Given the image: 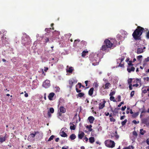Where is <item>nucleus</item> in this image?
<instances>
[{
	"label": "nucleus",
	"instance_id": "f257e3e1",
	"mask_svg": "<svg viewBox=\"0 0 149 149\" xmlns=\"http://www.w3.org/2000/svg\"><path fill=\"white\" fill-rule=\"evenodd\" d=\"M144 29L140 26H138L132 33V36L135 40H139V37L142 34Z\"/></svg>",
	"mask_w": 149,
	"mask_h": 149
},
{
	"label": "nucleus",
	"instance_id": "f03ea898",
	"mask_svg": "<svg viewBox=\"0 0 149 149\" xmlns=\"http://www.w3.org/2000/svg\"><path fill=\"white\" fill-rule=\"evenodd\" d=\"M104 43V45L102 46L101 49L103 51L108 52V48H111L113 45V43L107 39L105 40Z\"/></svg>",
	"mask_w": 149,
	"mask_h": 149
},
{
	"label": "nucleus",
	"instance_id": "7ed1b4c3",
	"mask_svg": "<svg viewBox=\"0 0 149 149\" xmlns=\"http://www.w3.org/2000/svg\"><path fill=\"white\" fill-rule=\"evenodd\" d=\"M104 143L106 146L108 147L113 148L115 146L114 141L111 140H106Z\"/></svg>",
	"mask_w": 149,
	"mask_h": 149
},
{
	"label": "nucleus",
	"instance_id": "20e7f679",
	"mask_svg": "<svg viewBox=\"0 0 149 149\" xmlns=\"http://www.w3.org/2000/svg\"><path fill=\"white\" fill-rule=\"evenodd\" d=\"M77 81H78L75 78H71L69 80V83L70 85L69 87L70 89L72 88L73 84L77 83Z\"/></svg>",
	"mask_w": 149,
	"mask_h": 149
},
{
	"label": "nucleus",
	"instance_id": "39448f33",
	"mask_svg": "<svg viewBox=\"0 0 149 149\" xmlns=\"http://www.w3.org/2000/svg\"><path fill=\"white\" fill-rule=\"evenodd\" d=\"M67 130V129L66 128H62L60 132V135L62 137H67L68 136L67 135L65 132H65H66V130Z\"/></svg>",
	"mask_w": 149,
	"mask_h": 149
},
{
	"label": "nucleus",
	"instance_id": "423d86ee",
	"mask_svg": "<svg viewBox=\"0 0 149 149\" xmlns=\"http://www.w3.org/2000/svg\"><path fill=\"white\" fill-rule=\"evenodd\" d=\"M42 86L45 88H47L50 86V81L49 80H46L43 83Z\"/></svg>",
	"mask_w": 149,
	"mask_h": 149
},
{
	"label": "nucleus",
	"instance_id": "0eeeda50",
	"mask_svg": "<svg viewBox=\"0 0 149 149\" xmlns=\"http://www.w3.org/2000/svg\"><path fill=\"white\" fill-rule=\"evenodd\" d=\"M35 132L32 133L30 134L28 136L27 140L30 141H34V139H33V138H35Z\"/></svg>",
	"mask_w": 149,
	"mask_h": 149
},
{
	"label": "nucleus",
	"instance_id": "6e6552de",
	"mask_svg": "<svg viewBox=\"0 0 149 149\" xmlns=\"http://www.w3.org/2000/svg\"><path fill=\"white\" fill-rule=\"evenodd\" d=\"M35 135V139H39L42 136V134L38 131H34Z\"/></svg>",
	"mask_w": 149,
	"mask_h": 149
},
{
	"label": "nucleus",
	"instance_id": "1a4fd4ad",
	"mask_svg": "<svg viewBox=\"0 0 149 149\" xmlns=\"http://www.w3.org/2000/svg\"><path fill=\"white\" fill-rule=\"evenodd\" d=\"M135 70V68L133 66H128L127 68V71L129 73H130L132 72H134Z\"/></svg>",
	"mask_w": 149,
	"mask_h": 149
},
{
	"label": "nucleus",
	"instance_id": "9d476101",
	"mask_svg": "<svg viewBox=\"0 0 149 149\" xmlns=\"http://www.w3.org/2000/svg\"><path fill=\"white\" fill-rule=\"evenodd\" d=\"M85 135V134L81 131H79V132L78 136L79 139H81Z\"/></svg>",
	"mask_w": 149,
	"mask_h": 149
},
{
	"label": "nucleus",
	"instance_id": "9b49d317",
	"mask_svg": "<svg viewBox=\"0 0 149 149\" xmlns=\"http://www.w3.org/2000/svg\"><path fill=\"white\" fill-rule=\"evenodd\" d=\"M106 102V101L104 100L102 102L100 103L99 104V109H102L105 107V104Z\"/></svg>",
	"mask_w": 149,
	"mask_h": 149
},
{
	"label": "nucleus",
	"instance_id": "f8f14e48",
	"mask_svg": "<svg viewBox=\"0 0 149 149\" xmlns=\"http://www.w3.org/2000/svg\"><path fill=\"white\" fill-rule=\"evenodd\" d=\"M7 136H6V134L4 136H2L1 135L0 136V142L1 143H2L3 142L5 141L6 139Z\"/></svg>",
	"mask_w": 149,
	"mask_h": 149
},
{
	"label": "nucleus",
	"instance_id": "ddd939ff",
	"mask_svg": "<svg viewBox=\"0 0 149 149\" xmlns=\"http://www.w3.org/2000/svg\"><path fill=\"white\" fill-rule=\"evenodd\" d=\"M55 95V93L53 92L50 93L48 96L49 99L50 100H53V98Z\"/></svg>",
	"mask_w": 149,
	"mask_h": 149
},
{
	"label": "nucleus",
	"instance_id": "4468645a",
	"mask_svg": "<svg viewBox=\"0 0 149 149\" xmlns=\"http://www.w3.org/2000/svg\"><path fill=\"white\" fill-rule=\"evenodd\" d=\"M111 84L107 82L104 85H103L102 86V87L104 88V89H108L109 88V87H110L111 86Z\"/></svg>",
	"mask_w": 149,
	"mask_h": 149
},
{
	"label": "nucleus",
	"instance_id": "2eb2a0df",
	"mask_svg": "<svg viewBox=\"0 0 149 149\" xmlns=\"http://www.w3.org/2000/svg\"><path fill=\"white\" fill-rule=\"evenodd\" d=\"M88 120L90 123H93L95 120V118L93 116H90L88 117Z\"/></svg>",
	"mask_w": 149,
	"mask_h": 149
},
{
	"label": "nucleus",
	"instance_id": "dca6fc26",
	"mask_svg": "<svg viewBox=\"0 0 149 149\" xmlns=\"http://www.w3.org/2000/svg\"><path fill=\"white\" fill-rule=\"evenodd\" d=\"M60 112L64 113L66 112V109L63 106L60 107L59 108Z\"/></svg>",
	"mask_w": 149,
	"mask_h": 149
},
{
	"label": "nucleus",
	"instance_id": "f3484780",
	"mask_svg": "<svg viewBox=\"0 0 149 149\" xmlns=\"http://www.w3.org/2000/svg\"><path fill=\"white\" fill-rule=\"evenodd\" d=\"M94 89V88L93 87H92L89 90L88 94L90 96H91L93 94Z\"/></svg>",
	"mask_w": 149,
	"mask_h": 149
},
{
	"label": "nucleus",
	"instance_id": "a211bd4d",
	"mask_svg": "<svg viewBox=\"0 0 149 149\" xmlns=\"http://www.w3.org/2000/svg\"><path fill=\"white\" fill-rule=\"evenodd\" d=\"M87 44V42H86L84 40H82L80 42L81 47H83L85 46H86Z\"/></svg>",
	"mask_w": 149,
	"mask_h": 149
},
{
	"label": "nucleus",
	"instance_id": "6ab92c4d",
	"mask_svg": "<svg viewBox=\"0 0 149 149\" xmlns=\"http://www.w3.org/2000/svg\"><path fill=\"white\" fill-rule=\"evenodd\" d=\"M88 51L86 50H84L82 52L81 56L82 57H84L88 54Z\"/></svg>",
	"mask_w": 149,
	"mask_h": 149
},
{
	"label": "nucleus",
	"instance_id": "aec40b11",
	"mask_svg": "<svg viewBox=\"0 0 149 149\" xmlns=\"http://www.w3.org/2000/svg\"><path fill=\"white\" fill-rule=\"evenodd\" d=\"M89 141L91 143H93L95 141V139L94 137H91L89 138Z\"/></svg>",
	"mask_w": 149,
	"mask_h": 149
},
{
	"label": "nucleus",
	"instance_id": "412c9836",
	"mask_svg": "<svg viewBox=\"0 0 149 149\" xmlns=\"http://www.w3.org/2000/svg\"><path fill=\"white\" fill-rule=\"evenodd\" d=\"M70 125H71L70 127V130H74L75 129L76 126L73 123H70Z\"/></svg>",
	"mask_w": 149,
	"mask_h": 149
},
{
	"label": "nucleus",
	"instance_id": "4be33fe9",
	"mask_svg": "<svg viewBox=\"0 0 149 149\" xmlns=\"http://www.w3.org/2000/svg\"><path fill=\"white\" fill-rule=\"evenodd\" d=\"M69 138L71 140H73L76 138V136L74 134H72L70 135Z\"/></svg>",
	"mask_w": 149,
	"mask_h": 149
},
{
	"label": "nucleus",
	"instance_id": "5701e85b",
	"mask_svg": "<svg viewBox=\"0 0 149 149\" xmlns=\"http://www.w3.org/2000/svg\"><path fill=\"white\" fill-rule=\"evenodd\" d=\"M73 70V68L72 67H70L68 69L66 70V72H68L72 73Z\"/></svg>",
	"mask_w": 149,
	"mask_h": 149
},
{
	"label": "nucleus",
	"instance_id": "b1692460",
	"mask_svg": "<svg viewBox=\"0 0 149 149\" xmlns=\"http://www.w3.org/2000/svg\"><path fill=\"white\" fill-rule=\"evenodd\" d=\"M139 114V112H137L134 113L132 115V117L134 118L136 117Z\"/></svg>",
	"mask_w": 149,
	"mask_h": 149
},
{
	"label": "nucleus",
	"instance_id": "393cba45",
	"mask_svg": "<svg viewBox=\"0 0 149 149\" xmlns=\"http://www.w3.org/2000/svg\"><path fill=\"white\" fill-rule=\"evenodd\" d=\"M84 95V94L83 93H79L77 95V97H81Z\"/></svg>",
	"mask_w": 149,
	"mask_h": 149
},
{
	"label": "nucleus",
	"instance_id": "a878e982",
	"mask_svg": "<svg viewBox=\"0 0 149 149\" xmlns=\"http://www.w3.org/2000/svg\"><path fill=\"white\" fill-rule=\"evenodd\" d=\"M143 52V49L142 48H139L137 49V53L138 54L141 53Z\"/></svg>",
	"mask_w": 149,
	"mask_h": 149
},
{
	"label": "nucleus",
	"instance_id": "bb28decb",
	"mask_svg": "<svg viewBox=\"0 0 149 149\" xmlns=\"http://www.w3.org/2000/svg\"><path fill=\"white\" fill-rule=\"evenodd\" d=\"M120 109L118 108H115L113 111H112V112L116 113H118V110Z\"/></svg>",
	"mask_w": 149,
	"mask_h": 149
},
{
	"label": "nucleus",
	"instance_id": "cd10ccee",
	"mask_svg": "<svg viewBox=\"0 0 149 149\" xmlns=\"http://www.w3.org/2000/svg\"><path fill=\"white\" fill-rule=\"evenodd\" d=\"M92 125H87L86 126V128L88 129V130L90 132H91L92 131L93 129L91 128L92 127Z\"/></svg>",
	"mask_w": 149,
	"mask_h": 149
},
{
	"label": "nucleus",
	"instance_id": "c85d7f7f",
	"mask_svg": "<svg viewBox=\"0 0 149 149\" xmlns=\"http://www.w3.org/2000/svg\"><path fill=\"white\" fill-rule=\"evenodd\" d=\"M140 131V134L142 135H143L146 132V131L145 130H144L143 129H141Z\"/></svg>",
	"mask_w": 149,
	"mask_h": 149
},
{
	"label": "nucleus",
	"instance_id": "c756f323",
	"mask_svg": "<svg viewBox=\"0 0 149 149\" xmlns=\"http://www.w3.org/2000/svg\"><path fill=\"white\" fill-rule=\"evenodd\" d=\"M127 119H125L124 121H122L121 123V125L122 126L125 125L126 123L127 122Z\"/></svg>",
	"mask_w": 149,
	"mask_h": 149
},
{
	"label": "nucleus",
	"instance_id": "7c9ffc66",
	"mask_svg": "<svg viewBox=\"0 0 149 149\" xmlns=\"http://www.w3.org/2000/svg\"><path fill=\"white\" fill-rule=\"evenodd\" d=\"M110 100L111 101H113L114 102H116L115 99V97L113 96H111L110 97Z\"/></svg>",
	"mask_w": 149,
	"mask_h": 149
},
{
	"label": "nucleus",
	"instance_id": "2f4dec72",
	"mask_svg": "<svg viewBox=\"0 0 149 149\" xmlns=\"http://www.w3.org/2000/svg\"><path fill=\"white\" fill-rule=\"evenodd\" d=\"M125 57L124 56H121V57L120 58H118V60H120V62L121 63L123 61V60L124 59Z\"/></svg>",
	"mask_w": 149,
	"mask_h": 149
},
{
	"label": "nucleus",
	"instance_id": "473e14b6",
	"mask_svg": "<svg viewBox=\"0 0 149 149\" xmlns=\"http://www.w3.org/2000/svg\"><path fill=\"white\" fill-rule=\"evenodd\" d=\"M48 111L51 113H53L54 112V109L53 108L51 107L49 109V111Z\"/></svg>",
	"mask_w": 149,
	"mask_h": 149
},
{
	"label": "nucleus",
	"instance_id": "72a5a7b5",
	"mask_svg": "<svg viewBox=\"0 0 149 149\" xmlns=\"http://www.w3.org/2000/svg\"><path fill=\"white\" fill-rule=\"evenodd\" d=\"M55 136L53 135H52L49 138V139L48 141H51V140H52L53 139H54V137Z\"/></svg>",
	"mask_w": 149,
	"mask_h": 149
},
{
	"label": "nucleus",
	"instance_id": "f704fd0d",
	"mask_svg": "<svg viewBox=\"0 0 149 149\" xmlns=\"http://www.w3.org/2000/svg\"><path fill=\"white\" fill-rule=\"evenodd\" d=\"M131 147L132 149H133L134 148V147L132 146H129L127 147H125L123 149H131Z\"/></svg>",
	"mask_w": 149,
	"mask_h": 149
},
{
	"label": "nucleus",
	"instance_id": "c9c22d12",
	"mask_svg": "<svg viewBox=\"0 0 149 149\" xmlns=\"http://www.w3.org/2000/svg\"><path fill=\"white\" fill-rule=\"evenodd\" d=\"M132 61H129L128 63V66H133L134 65L132 63Z\"/></svg>",
	"mask_w": 149,
	"mask_h": 149
},
{
	"label": "nucleus",
	"instance_id": "e433bc0d",
	"mask_svg": "<svg viewBox=\"0 0 149 149\" xmlns=\"http://www.w3.org/2000/svg\"><path fill=\"white\" fill-rule=\"evenodd\" d=\"M132 78L129 79L128 80V84H131V83L132 82Z\"/></svg>",
	"mask_w": 149,
	"mask_h": 149
},
{
	"label": "nucleus",
	"instance_id": "4c0bfd02",
	"mask_svg": "<svg viewBox=\"0 0 149 149\" xmlns=\"http://www.w3.org/2000/svg\"><path fill=\"white\" fill-rule=\"evenodd\" d=\"M110 120L111 122H114L116 121V120L113 117L110 118Z\"/></svg>",
	"mask_w": 149,
	"mask_h": 149
},
{
	"label": "nucleus",
	"instance_id": "58836bf2",
	"mask_svg": "<svg viewBox=\"0 0 149 149\" xmlns=\"http://www.w3.org/2000/svg\"><path fill=\"white\" fill-rule=\"evenodd\" d=\"M115 93V91H112V92H111L109 94V95L110 96H113V95H114Z\"/></svg>",
	"mask_w": 149,
	"mask_h": 149
},
{
	"label": "nucleus",
	"instance_id": "ea45409f",
	"mask_svg": "<svg viewBox=\"0 0 149 149\" xmlns=\"http://www.w3.org/2000/svg\"><path fill=\"white\" fill-rule=\"evenodd\" d=\"M51 29V28H46L45 29V31L47 32V33H49L50 31V30Z\"/></svg>",
	"mask_w": 149,
	"mask_h": 149
},
{
	"label": "nucleus",
	"instance_id": "a19ab883",
	"mask_svg": "<svg viewBox=\"0 0 149 149\" xmlns=\"http://www.w3.org/2000/svg\"><path fill=\"white\" fill-rule=\"evenodd\" d=\"M143 88H142V92L144 93H147V90H146V89H143Z\"/></svg>",
	"mask_w": 149,
	"mask_h": 149
},
{
	"label": "nucleus",
	"instance_id": "79ce46f5",
	"mask_svg": "<svg viewBox=\"0 0 149 149\" xmlns=\"http://www.w3.org/2000/svg\"><path fill=\"white\" fill-rule=\"evenodd\" d=\"M118 66L122 68H124V63H121L120 62V63L119 64Z\"/></svg>",
	"mask_w": 149,
	"mask_h": 149
},
{
	"label": "nucleus",
	"instance_id": "37998d69",
	"mask_svg": "<svg viewBox=\"0 0 149 149\" xmlns=\"http://www.w3.org/2000/svg\"><path fill=\"white\" fill-rule=\"evenodd\" d=\"M146 37L147 39H149V30L148 32L146 33Z\"/></svg>",
	"mask_w": 149,
	"mask_h": 149
},
{
	"label": "nucleus",
	"instance_id": "c03bdc74",
	"mask_svg": "<svg viewBox=\"0 0 149 149\" xmlns=\"http://www.w3.org/2000/svg\"><path fill=\"white\" fill-rule=\"evenodd\" d=\"M143 79L144 80L146 81H149V77H146L143 78Z\"/></svg>",
	"mask_w": 149,
	"mask_h": 149
},
{
	"label": "nucleus",
	"instance_id": "a18cd8bd",
	"mask_svg": "<svg viewBox=\"0 0 149 149\" xmlns=\"http://www.w3.org/2000/svg\"><path fill=\"white\" fill-rule=\"evenodd\" d=\"M77 85H79V88H80L81 86H82V85H81V84L80 83H78L76 85V87L77 86Z\"/></svg>",
	"mask_w": 149,
	"mask_h": 149
},
{
	"label": "nucleus",
	"instance_id": "49530a36",
	"mask_svg": "<svg viewBox=\"0 0 149 149\" xmlns=\"http://www.w3.org/2000/svg\"><path fill=\"white\" fill-rule=\"evenodd\" d=\"M117 98L118 99V102H120L121 101V96L120 95H118L117 96Z\"/></svg>",
	"mask_w": 149,
	"mask_h": 149
},
{
	"label": "nucleus",
	"instance_id": "de8ad7c7",
	"mask_svg": "<svg viewBox=\"0 0 149 149\" xmlns=\"http://www.w3.org/2000/svg\"><path fill=\"white\" fill-rule=\"evenodd\" d=\"M134 91H132L130 93V96L132 97L134 95Z\"/></svg>",
	"mask_w": 149,
	"mask_h": 149
},
{
	"label": "nucleus",
	"instance_id": "09e8293b",
	"mask_svg": "<svg viewBox=\"0 0 149 149\" xmlns=\"http://www.w3.org/2000/svg\"><path fill=\"white\" fill-rule=\"evenodd\" d=\"M89 81H88L87 80H86V81H85V83L86 84V87H86V88H89V87H87V86H88V82H89Z\"/></svg>",
	"mask_w": 149,
	"mask_h": 149
},
{
	"label": "nucleus",
	"instance_id": "8fccbe9b",
	"mask_svg": "<svg viewBox=\"0 0 149 149\" xmlns=\"http://www.w3.org/2000/svg\"><path fill=\"white\" fill-rule=\"evenodd\" d=\"M76 92L77 93H80L81 91V90H79L78 88H76Z\"/></svg>",
	"mask_w": 149,
	"mask_h": 149
},
{
	"label": "nucleus",
	"instance_id": "3c124183",
	"mask_svg": "<svg viewBox=\"0 0 149 149\" xmlns=\"http://www.w3.org/2000/svg\"><path fill=\"white\" fill-rule=\"evenodd\" d=\"M126 108V106H125L124 107H122L121 108V110L122 111H124Z\"/></svg>",
	"mask_w": 149,
	"mask_h": 149
},
{
	"label": "nucleus",
	"instance_id": "603ef678",
	"mask_svg": "<svg viewBox=\"0 0 149 149\" xmlns=\"http://www.w3.org/2000/svg\"><path fill=\"white\" fill-rule=\"evenodd\" d=\"M142 57V55H139L137 57V58L138 60H140V59Z\"/></svg>",
	"mask_w": 149,
	"mask_h": 149
},
{
	"label": "nucleus",
	"instance_id": "864d4df0",
	"mask_svg": "<svg viewBox=\"0 0 149 149\" xmlns=\"http://www.w3.org/2000/svg\"><path fill=\"white\" fill-rule=\"evenodd\" d=\"M84 140H85L86 142H87L88 141V139L87 138L86 136H84V138L83 141H84Z\"/></svg>",
	"mask_w": 149,
	"mask_h": 149
},
{
	"label": "nucleus",
	"instance_id": "5fc2aeb1",
	"mask_svg": "<svg viewBox=\"0 0 149 149\" xmlns=\"http://www.w3.org/2000/svg\"><path fill=\"white\" fill-rule=\"evenodd\" d=\"M136 82L138 83H141V79H139L138 78L136 79Z\"/></svg>",
	"mask_w": 149,
	"mask_h": 149
},
{
	"label": "nucleus",
	"instance_id": "6e6d98bb",
	"mask_svg": "<svg viewBox=\"0 0 149 149\" xmlns=\"http://www.w3.org/2000/svg\"><path fill=\"white\" fill-rule=\"evenodd\" d=\"M145 61L146 62H148L149 61V57H148L145 59Z\"/></svg>",
	"mask_w": 149,
	"mask_h": 149
},
{
	"label": "nucleus",
	"instance_id": "4d7b16f0",
	"mask_svg": "<svg viewBox=\"0 0 149 149\" xmlns=\"http://www.w3.org/2000/svg\"><path fill=\"white\" fill-rule=\"evenodd\" d=\"M125 117V115L122 116L120 117V119L121 120H122L123 119H124Z\"/></svg>",
	"mask_w": 149,
	"mask_h": 149
},
{
	"label": "nucleus",
	"instance_id": "13d9d810",
	"mask_svg": "<svg viewBox=\"0 0 149 149\" xmlns=\"http://www.w3.org/2000/svg\"><path fill=\"white\" fill-rule=\"evenodd\" d=\"M132 122L135 124H136L137 123H139V121H138L137 122V121L136 120H133L132 121Z\"/></svg>",
	"mask_w": 149,
	"mask_h": 149
},
{
	"label": "nucleus",
	"instance_id": "bf43d9fd",
	"mask_svg": "<svg viewBox=\"0 0 149 149\" xmlns=\"http://www.w3.org/2000/svg\"><path fill=\"white\" fill-rule=\"evenodd\" d=\"M129 88L130 90H132V85L131 84H129Z\"/></svg>",
	"mask_w": 149,
	"mask_h": 149
},
{
	"label": "nucleus",
	"instance_id": "052dcab7",
	"mask_svg": "<svg viewBox=\"0 0 149 149\" xmlns=\"http://www.w3.org/2000/svg\"><path fill=\"white\" fill-rule=\"evenodd\" d=\"M80 41V40L79 39H77L76 40H74V43H75L77 44V43H76L77 42H79Z\"/></svg>",
	"mask_w": 149,
	"mask_h": 149
},
{
	"label": "nucleus",
	"instance_id": "680f3d73",
	"mask_svg": "<svg viewBox=\"0 0 149 149\" xmlns=\"http://www.w3.org/2000/svg\"><path fill=\"white\" fill-rule=\"evenodd\" d=\"M146 141L147 144L148 145H149V138L146 139Z\"/></svg>",
	"mask_w": 149,
	"mask_h": 149
},
{
	"label": "nucleus",
	"instance_id": "e2e57ef3",
	"mask_svg": "<svg viewBox=\"0 0 149 149\" xmlns=\"http://www.w3.org/2000/svg\"><path fill=\"white\" fill-rule=\"evenodd\" d=\"M24 93H25V94H24V96L26 97H27L28 96V94L27 93H26V91H24Z\"/></svg>",
	"mask_w": 149,
	"mask_h": 149
},
{
	"label": "nucleus",
	"instance_id": "0e129e2a",
	"mask_svg": "<svg viewBox=\"0 0 149 149\" xmlns=\"http://www.w3.org/2000/svg\"><path fill=\"white\" fill-rule=\"evenodd\" d=\"M45 40L46 42H47L49 41V39L48 38H45Z\"/></svg>",
	"mask_w": 149,
	"mask_h": 149
},
{
	"label": "nucleus",
	"instance_id": "69168bd1",
	"mask_svg": "<svg viewBox=\"0 0 149 149\" xmlns=\"http://www.w3.org/2000/svg\"><path fill=\"white\" fill-rule=\"evenodd\" d=\"M133 134L134 136H137V133L136 131L133 132Z\"/></svg>",
	"mask_w": 149,
	"mask_h": 149
},
{
	"label": "nucleus",
	"instance_id": "338daca9",
	"mask_svg": "<svg viewBox=\"0 0 149 149\" xmlns=\"http://www.w3.org/2000/svg\"><path fill=\"white\" fill-rule=\"evenodd\" d=\"M50 113L49 112V111H48L47 113V115L49 116V117L50 118L51 116V115Z\"/></svg>",
	"mask_w": 149,
	"mask_h": 149
},
{
	"label": "nucleus",
	"instance_id": "774afa93",
	"mask_svg": "<svg viewBox=\"0 0 149 149\" xmlns=\"http://www.w3.org/2000/svg\"><path fill=\"white\" fill-rule=\"evenodd\" d=\"M48 70V68L45 67H44V70L45 72H47Z\"/></svg>",
	"mask_w": 149,
	"mask_h": 149
}]
</instances>
